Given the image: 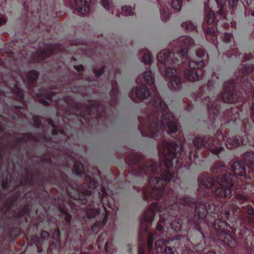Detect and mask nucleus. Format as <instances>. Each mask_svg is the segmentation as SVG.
Segmentation results:
<instances>
[{"label": "nucleus", "instance_id": "nucleus-15", "mask_svg": "<svg viewBox=\"0 0 254 254\" xmlns=\"http://www.w3.org/2000/svg\"><path fill=\"white\" fill-rule=\"evenodd\" d=\"M232 169L235 176H243L246 173V168L240 161H236L231 164Z\"/></svg>", "mask_w": 254, "mask_h": 254}, {"label": "nucleus", "instance_id": "nucleus-46", "mask_svg": "<svg viewBox=\"0 0 254 254\" xmlns=\"http://www.w3.org/2000/svg\"><path fill=\"white\" fill-rule=\"evenodd\" d=\"M163 254H174L173 249L169 247H166L163 252Z\"/></svg>", "mask_w": 254, "mask_h": 254}, {"label": "nucleus", "instance_id": "nucleus-20", "mask_svg": "<svg viewBox=\"0 0 254 254\" xmlns=\"http://www.w3.org/2000/svg\"><path fill=\"white\" fill-rule=\"evenodd\" d=\"M185 76L189 80L197 81L199 79V76L195 70H188L185 72Z\"/></svg>", "mask_w": 254, "mask_h": 254}, {"label": "nucleus", "instance_id": "nucleus-56", "mask_svg": "<svg viewBox=\"0 0 254 254\" xmlns=\"http://www.w3.org/2000/svg\"><path fill=\"white\" fill-rule=\"evenodd\" d=\"M41 236L43 239H46L48 238L49 234L46 231H43L41 234Z\"/></svg>", "mask_w": 254, "mask_h": 254}, {"label": "nucleus", "instance_id": "nucleus-24", "mask_svg": "<svg viewBox=\"0 0 254 254\" xmlns=\"http://www.w3.org/2000/svg\"><path fill=\"white\" fill-rule=\"evenodd\" d=\"M222 99L224 102L232 103L234 101V94L230 91L224 92L222 94Z\"/></svg>", "mask_w": 254, "mask_h": 254}, {"label": "nucleus", "instance_id": "nucleus-34", "mask_svg": "<svg viewBox=\"0 0 254 254\" xmlns=\"http://www.w3.org/2000/svg\"><path fill=\"white\" fill-rule=\"evenodd\" d=\"M172 6L177 11L181 10L182 7V0H172Z\"/></svg>", "mask_w": 254, "mask_h": 254}, {"label": "nucleus", "instance_id": "nucleus-32", "mask_svg": "<svg viewBox=\"0 0 254 254\" xmlns=\"http://www.w3.org/2000/svg\"><path fill=\"white\" fill-rule=\"evenodd\" d=\"M121 11L123 15H133V12L132 11V8L130 6H124L121 8Z\"/></svg>", "mask_w": 254, "mask_h": 254}, {"label": "nucleus", "instance_id": "nucleus-64", "mask_svg": "<svg viewBox=\"0 0 254 254\" xmlns=\"http://www.w3.org/2000/svg\"><path fill=\"white\" fill-rule=\"evenodd\" d=\"M252 15L254 16V11L252 13Z\"/></svg>", "mask_w": 254, "mask_h": 254}, {"label": "nucleus", "instance_id": "nucleus-36", "mask_svg": "<svg viewBox=\"0 0 254 254\" xmlns=\"http://www.w3.org/2000/svg\"><path fill=\"white\" fill-rule=\"evenodd\" d=\"M170 16V14L168 11H166V10H161V18L162 21L166 22L169 19Z\"/></svg>", "mask_w": 254, "mask_h": 254}, {"label": "nucleus", "instance_id": "nucleus-39", "mask_svg": "<svg viewBox=\"0 0 254 254\" xmlns=\"http://www.w3.org/2000/svg\"><path fill=\"white\" fill-rule=\"evenodd\" d=\"M99 213V211L95 209H91L87 212V216L88 218L94 217Z\"/></svg>", "mask_w": 254, "mask_h": 254}, {"label": "nucleus", "instance_id": "nucleus-35", "mask_svg": "<svg viewBox=\"0 0 254 254\" xmlns=\"http://www.w3.org/2000/svg\"><path fill=\"white\" fill-rule=\"evenodd\" d=\"M73 171L76 175L81 174L83 171V167L81 163H77L74 165Z\"/></svg>", "mask_w": 254, "mask_h": 254}, {"label": "nucleus", "instance_id": "nucleus-14", "mask_svg": "<svg viewBox=\"0 0 254 254\" xmlns=\"http://www.w3.org/2000/svg\"><path fill=\"white\" fill-rule=\"evenodd\" d=\"M154 76L149 69L140 74L136 79V82L138 84L146 83L151 84L154 83Z\"/></svg>", "mask_w": 254, "mask_h": 254}, {"label": "nucleus", "instance_id": "nucleus-55", "mask_svg": "<svg viewBox=\"0 0 254 254\" xmlns=\"http://www.w3.org/2000/svg\"><path fill=\"white\" fill-rule=\"evenodd\" d=\"M95 184L96 182L94 180H91L88 185L90 188H93L95 187Z\"/></svg>", "mask_w": 254, "mask_h": 254}, {"label": "nucleus", "instance_id": "nucleus-29", "mask_svg": "<svg viewBox=\"0 0 254 254\" xmlns=\"http://www.w3.org/2000/svg\"><path fill=\"white\" fill-rule=\"evenodd\" d=\"M200 183L202 186L205 187H209L213 185L212 180L208 177H204V178L200 179Z\"/></svg>", "mask_w": 254, "mask_h": 254}, {"label": "nucleus", "instance_id": "nucleus-43", "mask_svg": "<svg viewBox=\"0 0 254 254\" xmlns=\"http://www.w3.org/2000/svg\"><path fill=\"white\" fill-rule=\"evenodd\" d=\"M196 55L199 58H202L204 55V51L203 49H198L196 51Z\"/></svg>", "mask_w": 254, "mask_h": 254}, {"label": "nucleus", "instance_id": "nucleus-33", "mask_svg": "<svg viewBox=\"0 0 254 254\" xmlns=\"http://www.w3.org/2000/svg\"><path fill=\"white\" fill-rule=\"evenodd\" d=\"M213 101H214V100L210 101L209 100H208L207 99H204L203 102L205 104H206L207 105L208 108L209 112H211L212 113L214 114H215V112L214 111H213V109L214 110H216V112H217V110L216 109V106H217L216 105V106L215 105L214 106V105H211V103Z\"/></svg>", "mask_w": 254, "mask_h": 254}, {"label": "nucleus", "instance_id": "nucleus-23", "mask_svg": "<svg viewBox=\"0 0 254 254\" xmlns=\"http://www.w3.org/2000/svg\"><path fill=\"white\" fill-rule=\"evenodd\" d=\"M161 171L160 166L153 164L146 167V174H154L159 173Z\"/></svg>", "mask_w": 254, "mask_h": 254}, {"label": "nucleus", "instance_id": "nucleus-38", "mask_svg": "<svg viewBox=\"0 0 254 254\" xmlns=\"http://www.w3.org/2000/svg\"><path fill=\"white\" fill-rule=\"evenodd\" d=\"M112 0H102L101 3L103 6L107 10H110L112 9V6L110 5L111 4Z\"/></svg>", "mask_w": 254, "mask_h": 254}, {"label": "nucleus", "instance_id": "nucleus-9", "mask_svg": "<svg viewBox=\"0 0 254 254\" xmlns=\"http://www.w3.org/2000/svg\"><path fill=\"white\" fill-rule=\"evenodd\" d=\"M150 94L148 89L143 86L133 88L129 93V97L133 101L137 102L147 99Z\"/></svg>", "mask_w": 254, "mask_h": 254}, {"label": "nucleus", "instance_id": "nucleus-53", "mask_svg": "<svg viewBox=\"0 0 254 254\" xmlns=\"http://www.w3.org/2000/svg\"><path fill=\"white\" fill-rule=\"evenodd\" d=\"M104 69L103 67H101L98 71H97L96 70L94 71L95 75L96 76H99L103 72Z\"/></svg>", "mask_w": 254, "mask_h": 254}, {"label": "nucleus", "instance_id": "nucleus-49", "mask_svg": "<svg viewBox=\"0 0 254 254\" xmlns=\"http://www.w3.org/2000/svg\"><path fill=\"white\" fill-rule=\"evenodd\" d=\"M238 0H228L229 6L234 7L237 5Z\"/></svg>", "mask_w": 254, "mask_h": 254}, {"label": "nucleus", "instance_id": "nucleus-4", "mask_svg": "<svg viewBox=\"0 0 254 254\" xmlns=\"http://www.w3.org/2000/svg\"><path fill=\"white\" fill-rule=\"evenodd\" d=\"M236 177L232 176L230 173H227L225 176L219 178L218 181L220 187L215 190V195L217 197L229 198L232 195L230 188L234 185L233 182Z\"/></svg>", "mask_w": 254, "mask_h": 254}, {"label": "nucleus", "instance_id": "nucleus-44", "mask_svg": "<svg viewBox=\"0 0 254 254\" xmlns=\"http://www.w3.org/2000/svg\"><path fill=\"white\" fill-rule=\"evenodd\" d=\"M138 254H144V246L143 244L139 243Z\"/></svg>", "mask_w": 254, "mask_h": 254}, {"label": "nucleus", "instance_id": "nucleus-51", "mask_svg": "<svg viewBox=\"0 0 254 254\" xmlns=\"http://www.w3.org/2000/svg\"><path fill=\"white\" fill-rule=\"evenodd\" d=\"M6 18L4 16H1L0 17V26L5 24L6 22Z\"/></svg>", "mask_w": 254, "mask_h": 254}, {"label": "nucleus", "instance_id": "nucleus-52", "mask_svg": "<svg viewBox=\"0 0 254 254\" xmlns=\"http://www.w3.org/2000/svg\"><path fill=\"white\" fill-rule=\"evenodd\" d=\"M53 95V93L52 92L49 93H46V94L44 93L43 96L45 97L46 99L49 100ZM41 96H43V95L41 94Z\"/></svg>", "mask_w": 254, "mask_h": 254}, {"label": "nucleus", "instance_id": "nucleus-61", "mask_svg": "<svg viewBox=\"0 0 254 254\" xmlns=\"http://www.w3.org/2000/svg\"><path fill=\"white\" fill-rule=\"evenodd\" d=\"M54 235H57V237L59 238L60 236V231L59 230H57L54 232Z\"/></svg>", "mask_w": 254, "mask_h": 254}, {"label": "nucleus", "instance_id": "nucleus-26", "mask_svg": "<svg viewBox=\"0 0 254 254\" xmlns=\"http://www.w3.org/2000/svg\"><path fill=\"white\" fill-rule=\"evenodd\" d=\"M206 37L208 40L214 41L216 37V32L214 29L212 27H208L206 31Z\"/></svg>", "mask_w": 254, "mask_h": 254}, {"label": "nucleus", "instance_id": "nucleus-13", "mask_svg": "<svg viewBox=\"0 0 254 254\" xmlns=\"http://www.w3.org/2000/svg\"><path fill=\"white\" fill-rule=\"evenodd\" d=\"M75 9L81 14L85 15L89 12L90 8V0H74Z\"/></svg>", "mask_w": 254, "mask_h": 254}, {"label": "nucleus", "instance_id": "nucleus-10", "mask_svg": "<svg viewBox=\"0 0 254 254\" xmlns=\"http://www.w3.org/2000/svg\"><path fill=\"white\" fill-rule=\"evenodd\" d=\"M166 77L170 78V81L168 83L169 87L171 90L179 89L181 86L180 78L177 76L176 69L175 68H167L165 72Z\"/></svg>", "mask_w": 254, "mask_h": 254}, {"label": "nucleus", "instance_id": "nucleus-21", "mask_svg": "<svg viewBox=\"0 0 254 254\" xmlns=\"http://www.w3.org/2000/svg\"><path fill=\"white\" fill-rule=\"evenodd\" d=\"M59 45H54L53 46H51L47 48L46 50H44L42 52H41V55L37 59L36 61H38L40 60H43L45 59V57L47 55H49L50 54L49 53H51L52 51L57 50H59Z\"/></svg>", "mask_w": 254, "mask_h": 254}, {"label": "nucleus", "instance_id": "nucleus-45", "mask_svg": "<svg viewBox=\"0 0 254 254\" xmlns=\"http://www.w3.org/2000/svg\"><path fill=\"white\" fill-rule=\"evenodd\" d=\"M237 199L240 202L243 203L247 200V198L244 195L239 194L237 196Z\"/></svg>", "mask_w": 254, "mask_h": 254}, {"label": "nucleus", "instance_id": "nucleus-12", "mask_svg": "<svg viewBox=\"0 0 254 254\" xmlns=\"http://www.w3.org/2000/svg\"><path fill=\"white\" fill-rule=\"evenodd\" d=\"M170 224L171 229H173L176 232H178L181 230V225L180 222L177 220H174L171 224H170L168 221L166 222L164 220L161 219L160 221L157 225L156 230L157 231L164 235V233L166 232V229H168V227H167L166 224Z\"/></svg>", "mask_w": 254, "mask_h": 254}, {"label": "nucleus", "instance_id": "nucleus-7", "mask_svg": "<svg viewBox=\"0 0 254 254\" xmlns=\"http://www.w3.org/2000/svg\"><path fill=\"white\" fill-rule=\"evenodd\" d=\"M156 232L154 233H150L148 234L147 238V248L148 249V254H159L162 252L163 247L165 246V241L159 239L156 241L155 245L153 244V241L157 238Z\"/></svg>", "mask_w": 254, "mask_h": 254}, {"label": "nucleus", "instance_id": "nucleus-58", "mask_svg": "<svg viewBox=\"0 0 254 254\" xmlns=\"http://www.w3.org/2000/svg\"><path fill=\"white\" fill-rule=\"evenodd\" d=\"M75 69L78 72L81 71L83 69V66L82 65H78L74 66Z\"/></svg>", "mask_w": 254, "mask_h": 254}, {"label": "nucleus", "instance_id": "nucleus-5", "mask_svg": "<svg viewBox=\"0 0 254 254\" xmlns=\"http://www.w3.org/2000/svg\"><path fill=\"white\" fill-rule=\"evenodd\" d=\"M162 209H166L165 207L159 206L157 204L153 203L147 208L140 218V230L145 232L149 231L153 220L156 212H161Z\"/></svg>", "mask_w": 254, "mask_h": 254}, {"label": "nucleus", "instance_id": "nucleus-42", "mask_svg": "<svg viewBox=\"0 0 254 254\" xmlns=\"http://www.w3.org/2000/svg\"><path fill=\"white\" fill-rule=\"evenodd\" d=\"M232 38V35L230 33H224L222 36L223 40L225 42H228Z\"/></svg>", "mask_w": 254, "mask_h": 254}, {"label": "nucleus", "instance_id": "nucleus-31", "mask_svg": "<svg viewBox=\"0 0 254 254\" xmlns=\"http://www.w3.org/2000/svg\"><path fill=\"white\" fill-rule=\"evenodd\" d=\"M219 9L218 11V14L222 16L224 14V4L225 0H215Z\"/></svg>", "mask_w": 254, "mask_h": 254}, {"label": "nucleus", "instance_id": "nucleus-28", "mask_svg": "<svg viewBox=\"0 0 254 254\" xmlns=\"http://www.w3.org/2000/svg\"><path fill=\"white\" fill-rule=\"evenodd\" d=\"M193 144L194 146L198 149L206 147L204 139L202 137H196L193 141Z\"/></svg>", "mask_w": 254, "mask_h": 254}, {"label": "nucleus", "instance_id": "nucleus-48", "mask_svg": "<svg viewBox=\"0 0 254 254\" xmlns=\"http://www.w3.org/2000/svg\"><path fill=\"white\" fill-rule=\"evenodd\" d=\"M246 209V211L248 214L251 215L254 214V209L253 208L252 206H248Z\"/></svg>", "mask_w": 254, "mask_h": 254}, {"label": "nucleus", "instance_id": "nucleus-40", "mask_svg": "<svg viewBox=\"0 0 254 254\" xmlns=\"http://www.w3.org/2000/svg\"><path fill=\"white\" fill-rule=\"evenodd\" d=\"M223 149V148L222 147H217L213 145L210 147V150L213 154H218L222 151Z\"/></svg>", "mask_w": 254, "mask_h": 254}, {"label": "nucleus", "instance_id": "nucleus-47", "mask_svg": "<svg viewBox=\"0 0 254 254\" xmlns=\"http://www.w3.org/2000/svg\"><path fill=\"white\" fill-rule=\"evenodd\" d=\"M223 166V163L221 162H219L215 165L214 167L213 168V171L215 172V170H219L221 167Z\"/></svg>", "mask_w": 254, "mask_h": 254}, {"label": "nucleus", "instance_id": "nucleus-57", "mask_svg": "<svg viewBox=\"0 0 254 254\" xmlns=\"http://www.w3.org/2000/svg\"><path fill=\"white\" fill-rule=\"evenodd\" d=\"M64 218L66 220V222L69 223L70 221L71 217L67 213H64Z\"/></svg>", "mask_w": 254, "mask_h": 254}, {"label": "nucleus", "instance_id": "nucleus-8", "mask_svg": "<svg viewBox=\"0 0 254 254\" xmlns=\"http://www.w3.org/2000/svg\"><path fill=\"white\" fill-rule=\"evenodd\" d=\"M174 56V54L172 55L171 52L169 50H164L160 51L157 55L158 61L163 64V68H165L166 70L168 67L170 69H173L171 68L170 65L173 64L176 61H177L178 58H172V57Z\"/></svg>", "mask_w": 254, "mask_h": 254}, {"label": "nucleus", "instance_id": "nucleus-1", "mask_svg": "<svg viewBox=\"0 0 254 254\" xmlns=\"http://www.w3.org/2000/svg\"><path fill=\"white\" fill-rule=\"evenodd\" d=\"M153 103L155 108L162 113L161 122L159 124L149 123L146 127H140V130L142 135L144 136L154 137L157 135V133L161 130L164 131L167 127H168L170 132H176L177 130L176 120L157 93L154 95Z\"/></svg>", "mask_w": 254, "mask_h": 254}, {"label": "nucleus", "instance_id": "nucleus-41", "mask_svg": "<svg viewBox=\"0 0 254 254\" xmlns=\"http://www.w3.org/2000/svg\"><path fill=\"white\" fill-rule=\"evenodd\" d=\"M185 26L186 28L189 30H193L195 28V25L191 21H187L185 24Z\"/></svg>", "mask_w": 254, "mask_h": 254}, {"label": "nucleus", "instance_id": "nucleus-17", "mask_svg": "<svg viewBox=\"0 0 254 254\" xmlns=\"http://www.w3.org/2000/svg\"><path fill=\"white\" fill-rule=\"evenodd\" d=\"M214 227L218 232H224L225 230L228 231V228L231 226L225 221H221L219 219L216 220L214 222Z\"/></svg>", "mask_w": 254, "mask_h": 254}, {"label": "nucleus", "instance_id": "nucleus-62", "mask_svg": "<svg viewBox=\"0 0 254 254\" xmlns=\"http://www.w3.org/2000/svg\"><path fill=\"white\" fill-rule=\"evenodd\" d=\"M158 68H159V71H160V72H162V71H163V69H162V67L159 65V67H158Z\"/></svg>", "mask_w": 254, "mask_h": 254}, {"label": "nucleus", "instance_id": "nucleus-22", "mask_svg": "<svg viewBox=\"0 0 254 254\" xmlns=\"http://www.w3.org/2000/svg\"><path fill=\"white\" fill-rule=\"evenodd\" d=\"M140 55H143V62L145 64H149L152 62V58L149 51L146 50H141L139 51Z\"/></svg>", "mask_w": 254, "mask_h": 254}, {"label": "nucleus", "instance_id": "nucleus-50", "mask_svg": "<svg viewBox=\"0 0 254 254\" xmlns=\"http://www.w3.org/2000/svg\"><path fill=\"white\" fill-rule=\"evenodd\" d=\"M231 239V240H230V243H229V242H227L226 240H224V242L225 243H227L231 247H234L236 244V242L233 239Z\"/></svg>", "mask_w": 254, "mask_h": 254}, {"label": "nucleus", "instance_id": "nucleus-3", "mask_svg": "<svg viewBox=\"0 0 254 254\" xmlns=\"http://www.w3.org/2000/svg\"><path fill=\"white\" fill-rule=\"evenodd\" d=\"M182 148L181 144L167 142L164 143L161 148H159L160 157L167 168L172 167L174 163L177 164L179 162L177 157Z\"/></svg>", "mask_w": 254, "mask_h": 254}, {"label": "nucleus", "instance_id": "nucleus-60", "mask_svg": "<svg viewBox=\"0 0 254 254\" xmlns=\"http://www.w3.org/2000/svg\"><path fill=\"white\" fill-rule=\"evenodd\" d=\"M111 245V243L110 242H107L105 244V249L106 250V251H108V249L109 248V247Z\"/></svg>", "mask_w": 254, "mask_h": 254}, {"label": "nucleus", "instance_id": "nucleus-11", "mask_svg": "<svg viewBox=\"0 0 254 254\" xmlns=\"http://www.w3.org/2000/svg\"><path fill=\"white\" fill-rule=\"evenodd\" d=\"M194 44V41L190 37H186L183 38L180 44L179 50L177 51V54L182 58V62L184 60H186L188 48Z\"/></svg>", "mask_w": 254, "mask_h": 254}, {"label": "nucleus", "instance_id": "nucleus-6", "mask_svg": "<svg viewBox=\"0 0 254 254\" xmlns=\"http://www.w3.org/2000/svg\"><path fill=\"white\" fill-rule=\"evenodd\" d=\"M209 207L207 208V206L204 204H200L196 207L195 212V220L197 225H199L200 227H203L204 224H205V218L208 217L207 214L208 213H217L218 207L214 204L208 205Z\"/></svg>", "mask_w": 254, "mask_h": 254}, {"label": "nucleus", "instance_id": "nucleus-30", "mask_svg": "<svg viewBox=\"0 0 254 254\" xmlns=\"http://www.w3.org/2000/svg\"><path fill=\"white\" fill-rule=\"evenodd\" d=\"M37 77L38 73L35 70H32L28 73L26 80L27 82L32 83L37 79Z\"/></svg>", "mask_w": 254, "mask_h": 254}, {"label": "nucleus", "instance_id": "nucleus-2", "mask_svg": "<svg viewBox=\"0 0 254 254\" xmlns=\"http://www.w3.org/2000/svg\"><path fill=\"white\" fill-rule=\"evenodd\" d=\"M177 176L172 175L169 172L166 171L161 175V179L158 180L156 177L151 178L149 181V188L143 191V198L145 200L151 197L157 199L161 196L164 192L163 190L167 182L176 180Z\"/></svg>", "mask_w": 254, "mask_h": 254}, {"label": "nucleus", "instance_id": "nucleus-27", "mask_svg": "<svg viewBox=\"0 0 254 254\" xmlns=\"http://www.w3.org/2000/svg\"><path fill=\"white\" fill-rule=\"evenodd\" d=\"M189 64L190 67L193 69L200 68L204 66V63L203 61L196 62L191 60L189 61Z\"/></svg>", "mask_w": 254, "mask_h": 254}, {"label": "nucleus", "instance_id": "nucleus-25", "mask_svg": "<svg viewBox=\"0 0 254 254\" xmlns=\"http://www.w3.org/2000/svg\"><path fill=\"white\" fill-rule=\"evenodd\" d=\"M205 10L206 11L205 20L208 24H211L213 22L215 19V14L213 11L208 10L205 5Z\"/></svg>", "mask_w": 254, "mask_h": 254}, {"label": "nucleus", "instance_id": "nucleus-63", "mask_svg": "<svg viewBox=\"0 0 254 254\" xmlns=\"http://www.w3.org/2000/svg\"><path fill=\"white\" fill-rule=\"evenodd\" d=\"M128 247H129V250L130 251H131V246L129 245V246H128Z\"/></svg>", "mask_w": 254, "mask_h": 254}, {"label": "nucleus", "instance_id": "nucleus-54", "mask_svg": "<svg viewBox=\"0 0 254 254\" xmlns=\"http://www.w3.org/2000/svg\"><path fill=\"white\" fill-rule=\"evenodd\" d=\"M253 68H254V67L252 65H248V67L247 66L246 67L245 71L248 73L252 72L253 70Z\"/></svg>", "mask_w": 254, "mask_h": 254}, {"label": "nucleus", "instance_id": "nucleus-37", "mask_svg": "<svg viewBox=\"0 0 254 254\" xmlns=\"http://www.w3.org/2000/svg\"><path fill=\"white\" fill-rule=\"evenodd\" d=\"M237 209L236 206L234 205L232 206L231 209L230 210H225L224 215H225V218L229 219L230 215L233 214Z\"/></svg>", "mask_w": 254, "mask_h": 254}, {"label": "nucleus", "instance_id": "nucleus-59", "mask_svg": "<svg viewBox=\"0 0 254 254\" xmlns=\"http://www.w3.org/2000/svg\"><path fill=\"white\" fill-rule=\"evenodd\" d=\"M38 99L41 103L44 105H46L48 103V102H47L45 99H42L41 97H40Z\"/></svg>", "mask_w": 254, "mask_h": 254}, {"label": "nucleus", "instance_id": "nucleus-19", "mask_svg": "<svg viewBox=\"0 0 254 254\" xmlns=\"http://www.w3.org/2000/svg\"><path fill=\"white\" fill-rule=\"evenodd\" d=\"M245 163L252 171H254V153L251 152L245 154Z\"/></svg>", "mask_w": 254, "mask_h": 254}, {"label": "nucleus", "instance_id": "nucleus-18", "mask_svg": "<svg viewBox=\"0 0 254 254\" xmlns=\"http://www.w3.org/2000/svg\"><path fill=\"white\" fill-rule=\"evenodd\" d=\"M100 194H101L102 195V199L103 201V207H104L105 212L106 213V216L102 222L103 225H104L106 223L107 217H108V216H109V215L111 213L110 211L107 209V208L106 207V206H107L110 209H112V207L110 205L108 206L107 204L105 203L106 192V190L105 188H102L101 189Z\"/></svg>", "mask_w": 254, "mask_h": 254}, {"label": "nucleus", "instance_id": "nucleus-16", "mask_svg": "<svg viewBox=\"0 0 254 254\" xmlns=\"http://www.w3.org/2000/svg\"><path fill=\"white\" fill-rule=\"evenodd\" d=\"M223 140L226 142V146L228 149H232L233 148L238 147L241 144H245L242 141L240 142L237 137H234L233 139H228V137L225 136L223 137Z\"/></svg>", "mask_w": 254, "mask_h": 254}]
</instances>
